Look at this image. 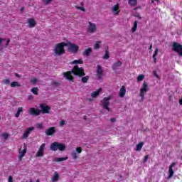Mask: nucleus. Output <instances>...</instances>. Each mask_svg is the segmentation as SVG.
<instances>
[{"label": "nucleus", "mask_w": 182, "mask_h": 182, "mask_svg": "<svg viewBox=\"0 0 182 182\" xmlns=\"http://www.w3.org/2000/svg\"><path fill=\"white\" fill-rule=\"evenodd\" d=\"M114 12H117L116 14H119V4H116L113 7Z\"/></svg>", "instance_id": "f704fd0d"}, {"label": "nucleus", "mask_w": 182, "mask_h": 182, "mask_svg": "<svg viewBox=\"0 0 182 182\" xmlns=\"http://www.w3.org/2000/svg\"><path fill=\"white\" fill-rule=\"evenodd\" d=\"M92 52H93L92 48H88L82 52V55L83 56H90V53H92Z\"/></svg>", "instance_id": "aec40b11"}, {"label": "nucleus", "mask_w": 182, "mask_h": 182, "mask_svg": "<svg viewBox=\"0 0 182 182\" xmlns=\"http://www.w3.org/2000/svg\"><path fill=\"white\" fill-rule=\"evenodd\" d=\"M110 58V53H109V48H107L106 50H105V55L102 57V59H105V60H107Z\"/></svg>", "instance_id": "cd10ccee"}, {"label": "nucleus", "mask_w": 182, "mask_h": 182, "mask_svg": "<svg viewBox=\"0 0 182 182\" xmlns=\"http://www.w3.org/2000/svg\"><path fill=\"white\" fill-rule=\"evenodd\" d=\"M28 114L30 116H39L41 114V109L31 107L28 109Z\"/></svg>", "instance_id": "9d476101"}, {"label": "nucleus", "mask_w": 182, "mask_h": 182, "mask_svg": "<svg viewBox=\"0 0 182 182\" xmlns=\"http://www.w3.org/2000/svg\"><path fill=\"white\" fill-rule=\"evenodd\" d=\"M26 150L27 148L25 147V149L19 151V160H22V158H23L25 154H26Z\"/></svg>", "instance_id": "5701e85b"}, {"label": "nucleus", "mask_w": 182, "mask_h": 182, "mask_svg": "<svg viewBox=\"0 0 182 182\" xmlns=\"http://www.w3.org/2000/svg\"><path fill=\"white\" fill-rule=\"evenodd\" d=\"M71 156L74 160H76L77 159V154L76 153V151H73Z\"/></svg>", "instance_id": "4c0bfd02"}, {"label": "nucleus", "mask_w": 182, "mask_h": 182, "mask_svg": "<svg viewBox=\"0 0 182 182\" xmlns=\"http://www.w3.org/2000/svg\"><path fill=\"white\" fill-rule=\"evenodd\" d=\"M28 100H33V95H28Z\"/></svg>", "instance_id": "8fccbe9b"}, {"label": "nucleus", "mask_w": 182, "mask_h": 182, "mask_svg": "<svg viewBox=\"0 0 182 182\" xmlns=\"http://www.w3.org/2000/svg\"><path fill=\"white\" fill-rule=\"evenodd\" d=\"M36 182H41V180L37 179Z\"/></svg>", "instance_id": "13d9d810"}, {"label": "nucleus", "mask_w": 182, "mask_h": 182, "mask_svg": "<svg viewBox=\"0 0 182 182\" xmlns=\"http://www.w3.org/2000/svg\"><path fill=\"white\" fill-rule=\"evenodd\" d=\"M70 65H83V60L82 58L75 60L70 63Z\"/></svg>", "instance_id": "4be33fe9"}, {"label": "nucleus", "mask_w": 182, "mask_h": 182, "mask_svg": "<svg viewBox=\"0 0 182 182\" xmlns=\"http://www.w3.org/2000/svg\"><path fill=\"white\" fill-rule=\"evenodd\" d=\"M40 108L41 113H43V114H47L49 113L50 110V107L47 105L46 104H40Z\"/></svg>", "instance_id": "6e6552de"}, {"label": "nucleus", "mask_w": 182, "mask_h": 182, "mask_svg": "<svg viewBox=\"0 0 182 182\" xmlns=\"http://www.w3.org/2000/svg\"><path fill=\"white\" fill-rule=\"evenodd\" d=\"M36 127H37V129H39V130H42V129H43V124L38 123L36 124Z\"/></svg>", "instance_id": "58836bf2"}, {"label": "nucleus", "mask_w": 182, "mask_h": 182, "mask_svg": "<svg viewBox=\"0 0 182 182\" xmlns=\"http://www.w3.org/2000/svg\"><path fill=\"white\" fill-rule=\"evenodd\" d=\"M89 23V26L87 28V31L89 32V33H95V32H96V24H95L94 23H92L90 21L88 22Z\"/></svg>", "instance_id": "4468645a"}, {"label": "nucleus", "mask_w": 182, "mask_h": 182, "mask_svg": "<svg viewBox=\"0 0 182 182\" xmlns=\"http://www.w3.org/2000/svg\"><path fill=\"white\" fill-rule=\"evenodd\" d=\"M137 25H138V22H137V21H135L134 22V26H133V27L132 28V32H134L135 31H137Z\"/></svg>", "instance_id": "473e14b6"}, {"label": "nucleus", "mask_w": 182, "mask_h": 182, "mask_svg": "<svg viewBox=\"0 0 182 182\" xmlns=\"http://www.w3.org/2000/svg\"><path fill=\"white\" fill-rule=\"evenodd\" d=\"M147 92H149V83H147L146 81H144L139 91V96L141 100H144V95H146Z\"/></svg>", "instance_id": "20e7f679"}, {"label": "nucleus", "mask_w": 182, "mask_h": 182, "mask_svg": "<svg viewBox=\"0 0 182 182\" xmlns=\"http://www.w3.org/2000/svg\"><path fill=\"white\" fill-rule=\"evenodd\" d=\"M3 83H4V85H9V83H11V81L9 80V79H4L3 80Z\"/></svg>", "instance_id": "a19ab883"}, {"label": "nucleus", "mask_w": 182, "mask_h": 182, "mask_svg": "<svg viewBox=\"0 0 182 182\" xmlns=\"http://www.w3.org/2000/svg\"><path fill=\"white\" fill-rule=\"evenodd\" d=\"M144 79V75L141 74L138 75L137 77V82H141Z\"/></svg>", "instance_id": "e433bc0d"}, {"label": "nucleus", "mask_w": 182, "mask_h": 182, "mask_svg": "<svg viewBox=\"0 0 182 182\" xmlns=\"http://www.w3.org/2000/svg\"><path fill=\"white\" fill-rule=\"evenodd\" d=\"M15 76H16V77H21V76H20L19 74H18V73H16V74H15Z\"/></svg>", "instance_id": "6e6d98bb"}, {"label": "nucleus", "mask_w": 182, "mask_h": 182, "mask_svg": "<svg viewBox=\"0 0 182 182\" xmlns=\"http://www.w3.org/2000/svg\"><path fill=\"white\" fill-rule=\"evenodd\" d=\"M110 97H105L101 101V106H102L103 109L107 110V112H110V107H109V105H110Z\"/></svg>", "instance_id": "423d86ee"}, {"label": "nucleus", "mask_w": 182, "mask_h": 182, "mask_svg": "<svg viewBox=\"0 0 182 182\" xmlns=\"http://www.w3.org/2000/svg\"><path fill=\"white\" fill-rule=\"evenodd\" d=\"M31 83H33V85H36V82H38V79L36 78H33L31 80Z\"/></svg>", "instance_id": "49530a36"}, {"label": "nucleus", "mask_w": 182, "mask_h": 182, "mask_svg": "<svg viewBox=\"0 0 182 182\" xmlns=\"http://www.w3.org/2000/svg\"><path fill=\"white\" fill-rule=\"evenodd\" d=\"M90 78V77L89 75L82 76V78H81L82 83H87Z\"/></svg>", "instance_id": "c85d7f7f"}, {"label": "nucleus", "mask_w": 182, "mask_h": 182, "mask_svg": "<svg viewBox=\"0 0 182 182\" xmlns=\"http://www.w3.org/2000/svg\"><path fill=\"white\" fill-rule=\"evenodd\" d=\"M50 149L52 151H58V150L60 151H65V150H66V145H65V144L55 141L50 144Z\"/></svg>", "instance_id": "f03ea898"}, {"label": "nucleus", "mask_w": 182, "mask_h": 182, "mask_svg": "<svg viewBox=\"0 0 182 182\" xmlns=\"http://www.w3.org/2000/svg\"><path fill=\"white\" fill-rule=\"evenodd\" d=\"M21 10V11H23V8H22Z\"/></svg>", "instance_id": "bf43d9fd"}, {"label": "nucleus", "mask_w": 182, "mask_h": 182, "mask_svg": "<svg viewBox=\"0 0 182 182\" xmlns=\"http://www.w3.org/2000/svg\"><path fill=\"white\" fill-rule=\"evenodd\" d=\"M33 130H35V127H33L27 128L25 130L23 134L22 135L21 139H28L29 137V134L31 133H32V132H33Z\"/></svg>", "instance_id": "f8f14e48"}, {"label": "nucleus", "mask_w": 182, "mask_h": 182, "mask_svg": "<svg viewBox=\"0 0 182 182\" xmlns=\"http://www.w3.org/2000/svg\"><path fill=\"white\" fill-rule=\"evenodd\" d=\"M71 70L74 76H78V77H83V76H86L85 69L82 67L80 68L79 65H75Z\"/></svg>", "instance_id": "7ed1b4c3"}, {"label": "nucleus", "mask_w": 182, "mask_h": 182, "mask_svg": "<svg viewBox=\"0 0 182 182\" xmlns=\"http://www.w3.org/2000/svg\"><path fill=\"white\" fill-rule=\"evenodd\" d=\"M97 80H102L103 77V69L100 65H97Z\"/></svg>", "instance_id": "ddd939ff"}, {"label": "nucleus", "mask_w": 182, "mask_h": 182, "mask_svg": "<svg viewBox=\"0 0 182 182\" xmlns=\"http://www.w3.org/2000/svg\"><path fill=\"white\" fill-rule=\"evenodd\" d=\"M44 4L49 5V3L52 1V0H43Z\"/></svg>", "instance_id": "de8ad7c7"}, {"label": "nucleus", "mask_w": 182, "mask_h": 182, "mask_svg": "<svg viewBox=\"0 0 182 182\" xmlns=\"http://www.w3.org/2000/svg\"><path fill=\"white\" fill-rule=\"evenodd\" d=\"M52 182L59 181V173L55 172L53 178H51Z\"/></svg>", "instance_id": "b1692460"}, {"label": "nucleus", "mask_w": 182, "mask_h": 182, "mask_svg": "<svg viewBox=\"0 0 182 182\" xmlns=\"http://www.w3.org/2000/svg\"><path fill=\"white\" fill-rule=\"evenodd\" d=\"M147 160H149V155H146V156H144V163H146V161H147Z\"/></svg>", "instance_id": "09e8293b"}, {"label": "nucleus", "mask_w": 182, "mask_h": 182, "mask_svg": "<svg viewBox=\"0 0 182 182\" xmlns=\"http://www.w3.org/2000/svg\"><path fill=\"white\" fill-rule=\"evenodd\" d=\"M153 75H154V76H156V79H159L160 78V77L159 76V74H157V71L154 70L153 71Z\"/></svg>", "instance_id": "c03bdc74"}, {"label": "nucleus", "mask_w": 182, "mask_h": 182, "mask_svg": "<svg viewBox=\"0 0 182 182\" xmlns=\"http://www.w3.org/2000/svg\"><path fill=\"white\" fill-rule=\"evenodd\" d=\"M100 43H102L101 41H97L94 46V49H99V48H100Z\"/></svg>", "instance_id": "c9c22d12"}, {"label": "nucleus", "mask_w": 182, "mask_h": 182, "mask_svg": "<svg viewBox=\"0 0 182 182\" xmlns=\"http://www.w3.org/2000/svg\"><path fill=\"white\" fill-rule=\"evenodd\" d=\"M65 160H68V157L55 158L53 161H55V163H60V161H65Z\"/></svg>", "instance_id": "a878e982"}, {"label": "nucleus", "mask_w": 182, "mask_h": 182, "mask_svg": "<svg viewBox=\"0 0 182 182\" xmlns=\"http://www.w3.org/2000/svg\"><path fill=\"white\" fill-rule=\"evenodd\" d=\"M151 49H153V44H151L149 46V50H151Z\"/></svg>", "instance_id": "4d7b16f0"}, {"label": "nucleus", "mask_w": 182, "mask_h": 182, "mask_svg": "<svg viewBox=\"0 0 182 182\" xmlns=\"http://www.w3.org/2000/svg\"><path fill=\"white\" fill-rule=\"evenodd\" d=\"M10 86L11 87H21V86H22V85H21V83H19V82H12L11 84H10Z\"/></svg>", "instance_id": "393cba45"}, {"label": "nucleus", "mask_w": 182, "mask_h": 182, "mask_svg": "<svg viewBox=\"0 0 182 182\" xmlns=\"http://www.w3.org/2000/svg\"><path fill=\"white\" fill-rule=\"evenodd\" d=\"M174 166H176V162H173L169 166V175L168 176V179L171 178L174 176V171L173 170V167H174Z\"/></svg>", "instance_id": "dca6fc26"}, {"label": "nucleus", "mask_w": 182, "mask_h": 182, "mask_svg": "<svg viewBox=\"0 0 182 182\" xmlns=\"http://www.w3.org/2000/svg\"><path fill=\"white\" fill-rule=\"evenodd\" d=\"M122 65V63L120 60H118L117 63H114L112 66V70H114V72H117V68H120Z\"/></svg>", "instance_id": "f3484780"}, {"label": "nucleus", "mask_w": 182, "mask_h": 182, "mask_svg": "<svg viewBox=\"0 0 182 182\" xmlns=\"http://www.w3.org/2000/svg\"><path fill=\"white\" fill-rule=\"evenodd\" d=\"M172 50L177 52L179 56L182 57V46L178 43L173 42L172 45Z\"/></svg>", "instance_id": "0eeeda50"}, {"label": "nucleus", "mask_w": 182, "mask_h": 182, "mask_svg": "<svg viewBox=\"0 0 182 182\" xmlns=\"http://www.w3.org/2000/svg\"><path fill=\"white\" fill-rule=\"evenodd\" d=\"M22 112H23V107H20L18 108L17 109V112L15 114V117H19V116H21V113H22Z\"/></svg>", "instance_id": "bb28decb"}, {"label": "nucleus", "mask_w": 182, "mask_h": 182, "mask_svg": "<svg viewBox=\"0 0 182 182\" xmlns=\"http://www.w3.org/2000/svg\"><path fill=\"white\" fill-rule=\"evenodd\" d=\"M46 136H53L55 133H56V127H51L47 129H46L45 132Z\"/></svg>", "instance_id": "2eb2a0df"}, {"label": "nucleus", "mask_w": 182, "mask_h": 182, "mask_svg": "<svg viewBox=\"0 0 182 182\" xmlns=\"http://www.w3.org/2000/svg\"><path fill=\"white\" fill-rule=\"evenodd\" d=\"M3 137L5 139V140H8V138L9 137V134L8 133L3 134Z\"/></svg>", "instance_id": "37998d69"}, {"label": "nucleus", "mask_w": 182, "mask_h": 182, "mask_svg": "<svg viewBox=\"0 0 182 182\" xmlns=\"http://www.w3.org/2000/svg\"><path fill=\"white\" fill-rule=\"evenodd\" d=\"M72 70L70 71H67L63 73L64 77L67 80H69L70 82H73L75 80V77L72 75Z\"/></svg>", "instance_id": "9b49d317"}, {"label": "nucleus", "mask_w": 182, "mask_h": 182, "mask_svg": "<svg viewBox=\"0 0 182 182\" xmlns=\"http://www.w3.org/2000/svg\"><path fill=\"white\" fill-rule=\"evenodd\" d=\"M128 4L131 6H136L137 5V0H128Z\"/></svg>", "instance_id": "c756f323"}, {"label": "nucleus", "mask_w": 182, "mask_h": 182, "mask_svg": "<svg viewBox=\"0 0 182 182\" xmlns=\"http://www.w3.org/2000/svg\"><path fill=\"white\" fill-rule=\"evenodd\" d=\"M9 42H11V39L8 38L7 41H6V46H8V45H9Z\"/></svg>", "instance_id": "3c124183"}, {"label": "nucleus", "mask_w": 182, "mask_h": 182, "mask_svg": "<svg viewBox=\"0 0 182 182\" xmlns=\"http://www.w3.org/2000/svg\"><path fill=\"white\" fill-rule=\"evenodd\" d=\"M46 146V144H42L39 149L38 151H37L36 156V157H43V155L45 154V147Z\"/></svg>", "instance_id": "1a4fd4ad"}, {"label": "nucleus", "mask_w": 182, "mask_h": 182, "mask_svg": "<svg viewBox=\"0 0 182 182\" xmlns=\"http://www.w3.org/2000/svg\"><path fill=\"white\" fill-rule=\"evenodd\" d=\"M144 146V142H140L139 144L136 145V151H140L141 149Z\"/></svg>", "instance_id": "7c9ffc66"}, {"label": "nucleus", "mask_w": 182, "mask_h": 182, "mask_svg": "<svg viewBox=\"0 0 182 182\" xmlns=\"http://www.w3.org/2000/svg\"><path fill=\"white\" fill-rule=\"evenodd\" d=\"M65 124V121L62 120L60 122V126H63Z\"/></svg>", "instance_id": "603ef678"}, {"label": "nucleus", "mask_w": 182, "mask_h": 182, "mask_svg": "<svg viewBox=\"0 0 182 182\" xmlns=\"http://www.w3.org/2000/svg\"><path fill=\"white\" fill-rule=\"evenodd\" d=\"M75 8L77 9H80V11H82L83 12H85L86 11V9H85V7H83V6L80 7V6H75Z\"/></svg>", "instance_id": "ea45409f"}, {"label": "nucleus", "mask_w": 182, "mask_h": 182, "mask_svg": "<svg viewBox=\"0 0 182 182\" xmlns=\"http://www.w3.org/2000/svg\"><path fill=\"white\" fill-rule=\"evenodd\" d=\"M159 55V48H156L154 53L152 56V58H155L156 56H157Z\"/></svg>", "instance_id": "79ce46f5"}, {"label": "nucleus", "mask_w": 182, "mask_h": 182, "mask_svg": "<svg viewBox=\"0 0 182 182\" xmlns=\"http://www.w3.org/2000/svg\"><path fill=\"white\" fill-rule=\"evenodd\" d=\"M28 23L29 28H35V26H36V21H35V18H28Z\"/></svg>", "instance_id": "a211bd4d"}, {"label": "nucleus", "mask_w": 182, "mask_h": 182, "mask_svg": "<svg viewBox=\"0 0 182 182\" xmlns=\"http://www.w3.org/2000/svg\"><path fill=\"white\" fill-rule=\"evenodd\" d=\"M67 46L68 48V52L73 53L75 55L77 52H79V46L72 43L70 42L67 43Z\"/></svg>", "instance_id": "39448f33"}, {"label": "nucleus", "mask_w": 182, "mask_h": 182, "mask_svg": "<svg viewBox=\"0 0 182 182\" xmlns=\"http://www.w3.org/2000/svg\"><path fill=\"white\" fill-rule=\"evenodd\" d=\"M126 95V87L124 86H122L119 90V97H124Z\"/></svg>", "instance_id": "6ab92c4d"}, {"label": "nucleus", "mask_w": 182, "mask_h": 182, "mask_svg": "<svg viewBox=\"0 0 182 182\" xmlns=\"http://www.w3.org/2000/svg\"><path fill=\"white\" fill-rule=\"evenodd\" d=\"M52 86H54L55 87H59L60 86V82H56V81H53L51 82Z\"/></svg>", "instance_id": "72a5a7b5"}, {"label": "nucleus", "mask_w": 182, "mask_h": 182, "mask_svg": "<svg viewBox=\"0 0 182 182\" xmlns=\"http://www.w3.org/2000/svg\"><path fill=\"white\" fill-rule=\"evenodd\" d=\"M31 92L33 95H38L39 92V88L38 87H33L31 89Z\"/></svg>", "instance_id": "2f4dec72"}, {"label": "nucleus", "mask_w": 182, "mask_h": 182, "mask_svg": "<svg viewBox=\"0 0 182 182\" xmlns=\"http://www.w3.org/2000/svg\"><path fill=\"white\" fill-rule=\"evenodd\" d=\"M100 92H102V88H100L97 91L92 92L91 97H92V99L97 97V96L100 95Z\"/></svg>", "instance_id": "412c9836"}, {"label": "nucleus", "mask_w": 182, "mask_h": 182, "mask_svg": "<svg viewBox=\"0 0 182 182\" xmlns=\"http://www.w3.org/2000/svg\"><path fill=\"white\" fill-rule=\"evenodd\" d=\"M154 63H157V58L156 57L153 58Z\"/></svg>", "instance_id": "5fc2aeb1"}, {"label": "nucleus", "mask_w": 182, "mask_h": 182, "mask_svg": "<svg viewBox=\"0 0 182 182\" xmlns=\"http://www.w3.org/2000/svg\"><path fill=\"white\" fill-rule=\"evenodd\" d=\"M76 151H77V153L80 154V153H82V147H77L76 148Z\"/></svg>", "instance_id": "a18cd8bd"}, {"label": "nucleus", "mask_w": 182, "mask_h": 182, "mask_svg": "<svg viewBox=\"0 0 182 182\" xmlns=\"http://www.w3.org/2000/svg\"><path fill=\"white\" fill-rule=\"evenodd\" d=\"M111 122L112 123H114V122H116V118H111Z\"/></svg>", "instance_id": "864d4df0"}, {"label": "nucleus", "mask_w": 182, "mask_h": 182, "mask_svg": "<svg viewBox=\"0 0 182 182\" xmlns=\"http://www.w3.org/2000/svg\"><path fill=\"white\" fill-rule=\"evenodd\" d=\"M65 46H68V43L61 42L56 44L53 48L55 56H62V55H65Z\"/></svg>", "instance_id": "f257e3e1"}]
</instances>
